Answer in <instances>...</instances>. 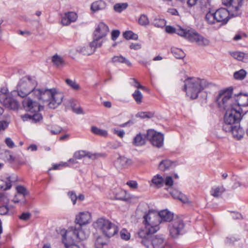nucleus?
Segmentation results:
<instances>
[{"mask_svg": "<svg viewBox=\"0 0 248 248\" xmlns=\"http://www.w3.org/2000/svg\"><path fill=\"white\" fill-rule=\"evenodd\" d=\"M232 56L238 61H244L246 54L242 52L236 51L231 53Z\"/></svg>", "mask_w": 248, "mask_h": 248, "instance_id": "nucleus-46", "label": "nucleus"}, {"mask_svg": "<svg viewBox=\"0 0 248 248\" xmlns=\"http://www.w3.org/2000/svg\"><path fill=\"white\" fill-rule=\"evenodd\" d=\"M246 0H222L223 5L228 7L232 16H238L241 14V8Z\"/></svg>", "mask_w": 248, "mask_h": 248, "instance_id": "nucleus-11", "label": "nucleus"}, {"mask_svg": "<svg viewBox=\"0 0 248 248\" xmlns=\"http://www.w3.org/2000/svg\"><path fill=\"white\" fill-rule=\"evenodd\" d=\"M232 89H228L219 93L217 98L219 107L226 109L227 108L234 107V105H236L235 96L232 97Z\"/></svg>", "mask_w": 248, "mask_h": 248, "instance_id": "nucleus-8", "label": "nucleus"}, {"mask_svg": "<svg viewBox=\"0 0 248 248\" xmlns=\"http://www.w3.org/2000/svg\"><path fill=\"white\" fill-rule=\"evenodd\" d=\"M123 36L127 40L133 39L137 40L138 39V35L132 31H126L123 33Z\"/></svg>", "mask_w": 248, "mask_h": 248, "instance_id": "nucleus-45", "label": "nucleus"}, {"mask_svg": "<svg viewBox=\"0 0 248 248\" xmlns=\"http://www.w3.org/2000/svg\"><path fill=\"white\" fill-rule=\"evenodd\" d=\"M68 195L72 201L73 204L75 205L77 200V196L76 193L73 191H70L68 193Z\"/></svg>", "mask_w": 248, "mask_h": 248, "instance_id": "nucleus-58", "label": "nucleus"}, {"mask_svg": "<svg viewBox=\"0 0 248 248\" xmlns=\"http://www.w3.org/2000/svg\"><path fill=\"white\" fill-rule=\"evenodd\" d=\"M194 30H186L180 27H178L176 30V33L183 36L189 41L191 39Z\"/></svg>", "mask_w": 248, "mask_h": 248, "instance_id": "nucleus-31", "label": "nucleus"}, {"mask_svg": "<svg viewBox=\"0 0 248 248\" xmlns=\"http://www.w3.org/2000/svg\"><path fill=\"white\" fill-rule=\"evenodd\" d=\"M66 82L69 86L75 90H77L79 88L78 85L74 81L71 79H67Z\"/></svg>", "mask_w": 248, "mask_h": 248, "instance_id": "nucleus-57", "label": "nucleus"}, {"mask_svg": "<svg viewBox=\"0 0 248 248\" xmlns=\"http://www.w3.org/2000/svg\"><path fill=\"white\" fill-rule=\"evenodd\" d=\"M147 134H138L134 138L133 144L136 146H141L145 144Z\"/></svg>", "mask_w": 248, "mask_h": 248, "instance_id": "nucleus-28", "label": "nucleus"}, {"mask_svg": "<svg viewBox=\"0 0 248 248\" xmlns=\"http://www.w3.org/2000/svg\"><path fill=\"white\" fill-rule=\"evenodd\" d=\"M22 104L26 110L31 112L39 111L43 108V106L40 105L36 100H34L29 97L25 98L22 102Z\"/></svg>", "mask_w": 248, "mask_h": 248, "instance_id": "nucleus-16", "label": "nucleus"}, {"mask_svg": "<svg viewBox=\"0 0 248 248\" xmlns=\"http://www.w3.org/2000/svg\"><path fill=\"white\" fill-rule=\"evenodd\" d=\"M34 99L42 101V103L48 102L49 108H55L60 105L64 95L63 93L56 91L55 89H38L33 91Z\"/></svg>", "mask_w": 248, "mask_h": 248, "instance_id": "nucleus-1", "label": "nucleus"}, {"mask_svg": "<svg viewBox=\"0 0 248 248\" xmlns=\"http://www.w3.org/2000/svg\"><path fill=\"white\" fill-rule=\"evenodd\" d=\"M237 240V238L233 236L227 237L225 240V243L227 245H231L233 244Z\"/></svg>", "mask_w": 248, "mask_h": 248, "instance_id": "nucleus-59", "label": "nucleus"}, {"mask_svg": "<svg viewBox=\"0 0 248 248\" xmlns=\"http://www.w3.org/2000/svg\"><path fill=\"white\" fill-rule=\"evenodd\" d=\"M91 219V214L88 211H84L80 212L76 217L75 223L76 226H73L74 228H76L78 230L81 231L86 230L82 228V226L88 224ZM86 231H88L86 230Z\"/></svg>", "mask_w": 248, "mask_h": 248, "instance_id": "nucleus-12", "label": "nucleus"}, {"mask_svg": "<svg viewBox=\"0 0 248 248\" xmlns=\"http://www.w3.org/2000/svg\"><path fill=\"white\" fill-rule=\"evenodd\" d=\"M138 23L142 26H147L149 24V20L146 15H141L138 20Z\"/></svg>", "mask_w": 248, "mask_h": 248, "instance_id": "nucleus-44", "label": "nucleus"}, {"mask_svg": "<svg viewBox=\"0 0 248 248\" xmlns=\"http://www.w3.org/2000/svg\"><path fill=\"white\" fill-rule=\"evenodd\" d=\"M108 32L109 28L108 26L104 22H100L94 31L93 36L98 38H102L103 39Z\"/></svg>", "mask_w": 248, "mask_h": 248, "instance_id": "nucleus-18", "label": "nucleus"}, {"mask_svg": "<svg viewBox=\"0 0 248 248\" xmlns=\"http://www.w3.org/2000/svg\"><path fill=\"white\" fill-rule=\"evenodd\" d=\"M152 183L155 187L160 188L165 184L166 186H171L173 185V181L172 177L168 176L164 178L159 174H157L153 177L152 179Z\"/></svg>", "mask_w": 248, "mask_h": 248, "instance_id": "nucleus-15", "label": "nucleus"}, {"mask_svg": "<svg viewBox=\"0 0 248 248\" xmlns=\"http://www.w3.org/2000/svg\"><path fill=\"white\" fill-rule=\"evenodd\" d=\"M247 74L246 71L242 69L238 71L235 72L233 74V77L235 79L241 80L245 78Z\"/></svg>", "mask_w": 248, "mask_h": 248, "instance_id": "nucleus-38", "label": "nucleus"}, {"mask_svg": "<svg viewBox=\"0 0 248 248\" xmlns=\"http://www.w3.org/2000/svg\"><path fill=\"white\" fill-rule=\"evenodd\" d=\"M5 142L7 146L10 148H13V147H15V144L14 142L10 138H6L5 140Z\"/></svg>", "mask_w": 248, "mask_h": 248, "instance_id": "nucleus-63", "label": "nucleus"}, {"mask_svg": "<svg viewBox=\"0 0 248 248\" xmlns=\"http://www.w3.org/2000/svg\"><path fill=\"white\" fill-rule=\"evenodd\" d=\"M170 194L173 198L178 199L184 203H186L188 202L187 198L177 190H173L170 192Z\"/></svg>", "mask_w": 248, "mask_h": 248, "instance_id": "nucleus-33", "label": "nucleus"}, {"mask_svg": "<svg viewBox=\"0 0 248 248\" xmlns=\"http://www.w3.org/2000/svg\"><path fill=\"white\" fill-rule=\"evenodd\" d=\"M68 163L67 162H61L59 164H54L52 167L53 170H59L62 167H66L68 166Z\"/></svg>", "mask_w": 248, "mask_h": 248, "instance_id": "nucleus-56", "label": "nucleus"}, {"mask_svg": "<svg viewBox=\"0 0 248 248\" xmlns=\"http://www.w3.org/2000/svg\"><path fill=\"white\" fill-rule=\"evenodd\" d=\"M185 224L180 217H177L170 222L168 226L170 236L173 238H177L183 233Z\"/></svg>", "mask_w": 248, "mask_h": 248, "instance_id": "nucleus-10", "label": "nucleus"}, {"mask_svg": "<svg viewBox=\"0 0 248 248\" xmlns=\"http://www.w3.org/2000/svg\"><path fill=\"white\" fill-rule=\"evenodd\" d=\"M35 86V83L31 78L25 77L20 80L17 86V90L16 91L17 95L22 98L31 94L33 95V91L36 89Z\"/></svg>", "mask_w": 248, "mask_h": 248, "instance_id": "nucleus-9", "label": "nucleus"}, {"mask_svg": "<svg viewBox=\"0 0 248 248\" xmlns=\"http://www.w3.org/2000/svg\"><path fill=\"white\" fill-rule=\"evenodd\" d=\"M120 33V32L118 30H113L111 32V39L113 41H115L118 37Z\"/></svg>", "mask_w": 248, "mask_h": 248, "instance_id": "nucleus-64", "label": "nucleus"}, {"mask_svg": "<svg viewBox=\"0 0 248 248\" xmlns=\"http://www.w3.org/2000/svg\"><path fill=\"white\" fill-rule=\"evenodd\" d=\"M143 223L144 227L140 229L137 233L138 236H144L148 233H155L159 230V216L158 213L149 211L143 217Z\"/></svg>", "mask_w": 248, "mask_h": 248, "instance_id": "nucleus-4", "label": "nucleus"}, {"mask_svg": "<svg viewBox=\"0 0 248 248\" xmlns=\"http://www.w3.org/2000/svg\"><path fill=\"white\" fill-rule=\"evenodd\" d=\"M223 191L222 188L219 187H213L211 191V194L215 197H218L222 194Z\"/></svg>", "mask_w": 248, "mask_h": 248, "instance_id": "nucleus-48", "label": "nucleus"}, {"mask_svg": "<svg viewBox=\"0 0 248 248\" xmlns=\"http://www.w3.org/2000/svg\"><path fill=\"white\" fill-rule=\"evenodd\" d=\"M80 52L83 55H90L95 52L94 49H93L90 44L86 46H84L80 49Z\"/></svg>", "mask_w": 248, "mask_h": 248, "instance_id": "nucleus-41", "label": "nucleus"}, {"mask_svg": "<svg viewBox=\"0 0 248 248\" xmlns=\"http://www.w3.org/2000/svg\"><path fill=\"white\" fill-rule=\"evenodd\" d=\"M230 127H231L230 130L225 131L226 132L232 133L233 137L237 140H240L243 137L245 132L243 129L240 127L239 123Z\"/></svg>", "mask_w": 248, "mask_h": 248, "instance_id": "nucleus-22", "label": "nucleus"}, {"mask_svg": "<svg viewBox=\"0 0 248 248\" xmlns=\"http://www.w3.org/2000/svg\"><path fill=\"white\" fill-rule=\"evenodd\" d=\"M131 163V160L129 159L124 156H120L115 161V164L116 167L121 168L126 167L130 165Z\"/></svg>", "mask_w": 248, "mask_h": 248, "instance_id": "nucleus-30", "label": "nucleus"}, {"mask_svg": "<svg viewBox=\"0 0 248 248\" xmlns=\"http://www.w3.org/2000/svg\"><path fill=\"white\" fill-rule=\"evenodd\" d=\"M166 22L165 20L162 18H155L153 22V24L158 28H163L166 25Z\"/></svg>", "mask_w": 248, "mask_h": 248, "instance_id": "nucleus-47", "label": "nucleus"}, {"mask_svg": "<svg viewBox=\"0 0 248 248\" xmlns=\"http://www.w3.org/2000/svg\"><path fill=\"white\" fill-rule=\"evenodd\" d=\"M89 235L88 231H79L76 228L70 227L62 235V242L66 248H84L81 242H76L75 239L84 240L88 238Z\"/></svg>", "mask_w": 248, "mask_h": 248, "instance_id": "nucleus-2", "label": "nucleus"}, {"mask_svg": "<svg viewBox=\"0 0 248 248\" xmlns=\"http://www.w3.org/2000/svg\"><path fill=\"white\" fill-rule=\"evenodd\" d=\"M132 96L137 104H140L142 102L143 95L139 90H136L134 92Z\"/></svg>", "mask_w": 248, "mask_h": 248, "instance_id": "nucleus-43", "label": "nucleus"}, {"mask_svg": "<svg viewBox=\"0 0 248 248\" xmlns=\"http://www.w3.org/2000/svg\"><path fill=\"white\" fill-rule=\"evenodd\" d=\"M93 227L100 231L104 235L111 237L116 234L118 231V227L109 220L103 217L97 219L93 223Z\"/></svg>", "mask_w": 248, "mask_h": 248, "instance_id": "nucleus-7", "label": "nucleus"}, {"mask_svg": "<svg viewBox=\"0 0 248 248\" xmlns=\"http://www.w3.org/2000/svg\"><path fill=\"white\" fill-rule=\"evenodd\" d=\"M171 52L177 59H183L185 57V54L182 50L178 48H172Z\"/></svg>", "mask_w": 248, "mask_h": 248, "instance_id": "nucleus-39", "label": "nucleus"}, {"mask_svg": "<svg viewBox=\"0 0 248 248\" xmlns=\"http://www.w3.org/2000/svg\"><path fill=\"white\" fill-rule=\"evenodd\" d=\"M104 39H102V38H98L96 37L93 36V41L90 44L91 46L92 47L93 49H95L97 47H100L103 42Z\"/></svg>", "mask_w": 248, "mask_h": 248, "instance_id": "nucleus-35", "label": "nucleus"}, {"mask_svg": "<svg viewBox=\"0 0 248 248\" xmlns=\"http://www.w3.org/2000/svg\"><path fill=\"white\" fill-rule=\"evenodd\" d=\"M147 139L151 142L153 146L157 148H160L163 145V135L154 130L151 129L147 131Z\"/></svg>", "mask_w": 248, "mask_h": 248, "instance_id": "nucleus-13", "label": "nucleus"}, {"mask_svg": "<svg viewBox=\"0 0 248 248\" xmlns=\"http://www.w3.org/2000/svg\"><path fill=\"white\" fill-rule=\"evenodd\" d=\"M183 90L186 95L192 99H196L199 93L208 85L207 81L204 79L196 77L187 78L184 81Z\"/></svg>", "mask_w": 248, "mask_h": 248, "instance_id": "nucleus-3", "label": "nucleus"}, {"mask_svg": "<svg viewBox=\"0 0 248 248\" xmlns=\"http://www.w3.org/2000/svg\"><path fill=\"white\" fill-rule=\"evenodd\" d=\"M235 104L240 106H248V94L240 93L235 96Z\"/></svg>", "mask_w": 248, "mask_h": 248, "instance_id": "nucleus-27", "label": "nucleus"}, {"mask_svg": "<svg viewBox=\"0 0 248 248\" xmlns=\"http://www.w3.org/2000/svg\"><path fill=\"white\" fill-rule=\"evenodd\" d=\"M225 110L226 112L224 116L222 129L224 131H228L231 129V126L239 123L242 119L241 108L238 105H234V107L227 108Z\"/></svg>", "mask_w": 248, "mask_h": 248, "instance_id": "nucleus-5", "label": "nucleus"}, {"mask_svg": "<svg viewBox=\"0 0 248 248\" xmlns=\"http://www.w3.org/2000/svg\"><path fill=\"white\" fill-rule=\"evenodd\" d=\"M32 113H33L32 115L26 114L22 116L23 120L24 121H29L31 123H36L42 119V116L39 113V111Z\"/></svg>", "mask_w": 248, "mask_h": 248, "instance_id": "nucleus-24", "label": "nucleus"}, {"mask_svg": "<svg viewBox=\"0 0 248 248\" xmlns=\"http://www.w3.org/2000/svg\"><path fill=\"white\" fill-rule=\"evenodd\" d=\"M16 94H17L16 92L13 91L10 93L7 97L0 101V102L8 108L16 110L19 107V102L15 98Z\"/></svg>", "mask_w": 248, "mask_h": 248, "instance_id": "nucleus-14", "label": "nucleus"}, {"mask_svg": "<svg viewBox=\"0 0 248 248\" xmlns=\"http://www.w3.org/2000/svg\"><path fill=\"white\" fill-rule=\"evenodd\" d=\"M78 19L77 14L73 12L65 13L62 17L61 24L63 26H68L72 22H75Z\"/></svg>", "mask_w": 248, "mask_h": 248, "instance_id": "nucleus-20", "label": "nucleus"}, {"mask_svg": "<svg viewBox=\"0 0 248 248\" xmlns=\"http://www.w3.org/2000/svg\"><path fill=\"white\" fill-rule=\"evenodd\" d=\"M120 236L122 239L128 240L130 239V233L125 229H122L120 232Z\"/></svg>", "mask_w": 248, "mask_h": 248, "instance_id": "nucleus-52", "label": "nucleus"}, {"mask_svg": "<svg viewBox=\"0 0 248 248\" xmlns=\"http://www.w3.org/2000/svg\"><path fill=\"white\" fill-rule=\"evenodd\" d=\"M127 7L128 4L126 2L118 3L114 5L113 8L115 12L121 13L124 10L126 9Z\"/></svg>", "mask_w": 248, "mask_h": 248, "instance_id": "nucleus-42", "label": "nucleus"}, {"mask_svg": "<svg viewBox=\"0 0 248 248\" xmlns=\"http://www.w3.org/2000/svg\"><path fill=\"white\" fill-rule=\"evenodd\" d=\"M126 185L133 189H136L138 187V183L135 181H129L127 182Z\"/></svg>", "mask_w": 248, "mask_h": 248, "instance_id": "nucleus-62", "label": "nucleus"}, {"mask_svg": "<svg viewBox=\"0 0 248 248\" xmlns=\"http://www.w3.org/2000/svg\"><path fill=\"white\" fill-rule=\"evenodd\" d=\"M115 198L116 200L124 202H129L132 199V197L127 193L126 191L118 188L115 190L114 193Z\"/></svg>", "mask_w": 248, "mask_h": 248, "instance_id": "nucleus-23", "label": "nucleus"}, {"mask_svg": "<svg viewBox=\"0 0 248 248\" xmlns=\"http://www.w3.org/2000/svg\"><path fill=\"white\" fill-rule=\"evenodd\" d=\"M154 114L150 112H138L136 115V117H140L142 119L144 118H151L153 117Z\"/></svg>", "mask_w": 248, "mask_h": 248, "instance_id": "nucleus-49", "label": "nucleus"}, {"mask_svg": "<svg viewBox=\"0 0 248 248\" xmlns=\"http://www.w3.org/2000/svg\"><path fill=\"white\" fill-rule=\"evenodd\" d=\"M9 94L10 93L8 92V89L6 88H1L0 89V101L7 97Z\"/></svg>", "mask_w": 248, "mask_h": 248, "instance_id": "nucleus-54", "label": "nucleus"}, {"mask_svg": "<svg viewBox=\"0 0 248 248\" xmlns=\"http://www.w3.org/2000/svg\"><path fill=\"white\" fill-rule=\"evenodd\" d=\"M86 152L85 151L81 150L76 152L74 154V157L76 159H81L84 157L86 156Z\"/></svg>", "mask_w": 248, "mask_h": 248, "instance_id": "nucleus-53", "label": "nucleus"}, {"mask_svg": "<svg viewBox=\"0 0 248 248\" xmlns=\"http://www.w3.org/2000/svg\"><path fill=\"white\" fill-rule=\"evenodd\" d=\"M69 103L70 104L71 107L72 108L73 110L77 114H83V112L81 107L78 108L75 107V101L73 100H70L68 101Z\"/></svg>", "mask_w": 248, "mask_h": 248, "instance_id": "nucleus-50", "label": "nucleus"}, {"mask_svg": "<svg viewBox=\"0 0 248 248\" xmlns=\"http://www.w3.org/2000/svg\"><path fill=\"white\" fill-rule=\"evenodd\" d=\"M9 122L7 121H0V131L4 130L8 126Z\"/></svg>", "mask_w": 248, "mask_h": 248, "instance_id": "nucleus-61", "label": "nucleus"}, {"mask_svg": "<svg viewBox=\"0 0 248 248\" xmlns=\"http://www.w3.org/2000/svg\"><path fill=\"white\" fill-rule=\"evenodd\" d=\"M153 233H148L144 236H138V241L145 248H170L164 238L160 235H154Z\"/></svg>", "mask_w": 248, "mask_h": 248, "instance_id": "nucleus-6", "label": "nucleus"}, {"mask_svg": "<svg viewBox=\"0 0 248 248\" xmlns=\"http://www.w3.org/2000/svg\"><path fill=\"white\" fill-rule=\"evenodd\" d=\"M111 62L115 63H125L128 66H131L132 63L126 58L122 56V55L114 56L111 58Z\"/></svg>", "mask_w": 248, "mask_h": 248, "instance_id": "nucleus-32", "label": "nucleus"}, {"mask_svg": "<svg viewBox=\"0 0 248 248\" xmlns=\"http://www.w3.org/2000/svg\"><path fill=\"white\" fill-rule=\"evenodd\" d=\"M130 84L132 86H133L138 89H140L143 90H144L145 89V88L144 86L141 85L140 84V83H139V82H138V81L135 78H131V79Z\"/></svg>", "mask_w": 248, "mask_h": 248, "instance_id": "nucleus-55", "label": "nucleus"}, {"mask_svg": "<svg viewBox=\"0 0 248 248\" xmlns=\"http://www.w3.org/2000/svg\"><path fill=\"white\" fill-rule=\"evenodd\" d=\"M91 131L93 134L102 137H107L108 135V132L106 130L100 129L96 126H92L91 128Z\"/></svg>", "mask_w": 248, "mask_h": 248, "instance_id": "nucleus-37", "label": "nucleus"}, {"mask_svg": "<svg viewBox=\"0 0 248 248\" xmlns=\"http://www.w3.org/2000/svg\"><path fill=\"white\" fill-rule=\"evenodd\" d=\"M1 158L5 161L13 162L14 160V157L12 155L11 152L8 150H5L1 154Z\"/></svg>", "mask_w": 248, "mask_h": 248, "instance_id": "nucleus-40", "label": "nucleus"}, {"mask_svg": "<svg viewBox=\"0 0 248 248\" xmlns=\"http://www.w3.org/2000/svg\"><path fill=\"white\" fill-rule=\"evenodd\" d=\"M52 61L53 64L58 68L62 67L64 63L63 59L57 54L53 56Z\"/></svg>", "mask_w": 248, "mask_h": 248, "instance_id": "nucleus-34", "label": "nucleus"}, {"mask_svg": "<svg viewBox=\"0 0 248 248\" xmlns=\"http://www.w3.org/2000/svg\"><path fill=\"white\" fill-rule=\"evenodd\" d=\"M17 180L16 175L7 177L3 179L0 180V189L1 190H7L11 188L12 183Z\"/></svg>", "mask_w": 248, "mask_h": 248, "instance_id": "nucleus-19", "label": "nucleus"}, {"mask_svg": "<svg viewBox=\"0 0 248 248\" xmlns=\"http://www.w3.org/2000/svg\"><path fill=\"white\" fill-rule=\"evenodd\" d=\"M31 217V214L29 212L23 213L19 217V218L23 220H27Z\"/></svg>", "mask_w": 248, "mask_h": 248, "instance_id": "nucleus-60", "label": "nucleus"}, {"mask_svg": "<svg viewBox=\"0 0 248 248\" xmlns=\"http://www.w3.org/2000/svg\"><path fill=\"white\" fill-rule=\"evenodd\" d=\"M106 6L107 4L104 0H96L92 3L91 5V10L93 13H95L99 11L105 10L106 8Z\"/></svg>", "mask_w": 248, "mask_h": 248, "instance_id": "nucleus-25", "label": "nucleus"}, {"mask_svg": "<svg viewBox=\"0 0 248 248\" xmlns=\"http://www.w3.org/2000/svg\"><path fill=\"white\" fill-rule=\"evenodd\" d=\"M17 192L18 193V195H19L20 197H22V199H23L25 197V196L27 194V191L26 188L21 186H18L16 188Z\"/></svg>", "mask_w": 248, "mask_h": 248, "instance_id": "nucleus-51", "label": "nucleus"}, {"mask_svg": "<svg viewBox=\"0 0 248 248\" xmlns=\"http://www.w3.org/2000/svg\"><path fill=\"white\" fill-rule=\"evenodd\" d=\"M160 223L163 222H170L173 218V214L168 210H163L158 213Z\"/></svg>", "mask_w": 248, "mask_h": 248, "instance_id": "nucleus-26", "label": "nucleus"}, {"mask_svg": "<svg viewBox=\"0 0 248 248\" xmlns=\"http://www.w3.org/2000/svg\"><path fill=\"white\" fill-rule=\"evenodd\" d=\"M206 21L210 24H213L216 21V17H215V12L208 11L205 16Z\"/></svg>", "mask_w": 248, "mask_h": 248, "instance_id": "nucleus-36", "label": "nucleus"}, {"mask_svg": "<svg viewBox=\"0 0 248 248\" xmlns=\"http://www.w3.org/2000/svg\"><path fill=\"white\" fill-rule=\"evenodd\" d=\"M216 22H221L222 24H227L232 16V13L224 8L218 9L215 12Z\"/></svg>", "mask_w": 248, "mask_h": 248, "instance_id": "nucleus-17", "label": "nucleus"}, {"mask_svg": "<svg viewBox=\"0 0 248 248\" xmlns=\"http://www.w3.org/2000/svg\"><path fill=\"white\" fill-rule=\"evenodd\" d=\"M175 165V162L170 160H164L160 162L158 168L161 171H165L173 168Z\"/></svg>", "mask_w": 248, "mask_h": 248, "instance_id": "nucleus-29", "label": "nucleus"}, {"mask_svg": "<svg viewBox=\"0 0 248 248\" xmlns=\"http://www.w3.org/2000/svg\"><path fill=\"white\" fill-rule=\"evenodd\" d=\"M190 41L195 42L198 45L204 46H207L210 44V41L208 39L194 31Z\"/></svg>", "mask_w": 248, "mask_h": 248, "instance_id": "nucleus-21", "label": "nucleus"}]
</instances>
